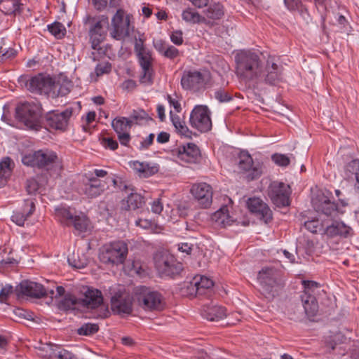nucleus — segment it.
Masks as SVG:
<instances>
[{"mask_svg": "<svg viewBox=\"0 0 359 359\" xmlns=\"http://www.w3.org/2000/svg\"><path fill=\"white\" fill-rule=\"evenodd\" d=\"M236 75L245 83L275 85L281 79L283 67L278 59L269 55L263 62L259 55L251 50H241L235 57Z\"/></svg>", "mask_w": 359, "mask_h": 359, "instance_id": "f257e3e1", "label": "nucleus"}, {"mask_svg": "<svg viewBox=\"0 0 359 359\" xmlns=\"http://www.w3.org/2000/svg\"><path fill=\"white\" fill-rule=\"evenodd\" d=\"M257 280L262 294L269 299L277 296L282 288L279 272L272 266L263 267L258 273Z\"/></svg>", "mask_w": 359, "mask_h": 359, "instance_id": "f03ea898", "label": "nucleus"}, {"mask_svg": "<svg viewBox=\"0 0 359 359\" xmlns=\"http://www.w3.org/2000/svg\"><path fill=\"white\" fill-rule=\"evenodd\" d=\"M83 22L88 27V36L93 49H97L107 34L109 18L103 15L96 16L87 15L83 18Z\"/></svg>", "mask_w": 359, "mask_h": 359, "instance_id": "7ed1b4c3", "label": "nucleus"}, {"mask_svg": "<svg viewBox=\"0 0 359 359\" xmlns=\"http://www.w3.org/2000/svg\"><path fill=\"white\" fill-rule=\"evenodd\" d=\"M24 165L48 170L60 163L57 154L48 149H39L24 155L22 158Z\"/></svg>", "mask_w": 359, "mask_h": 359, "instance_id": "20e7f679", "label": "nucleus"}, {"mask_svg": "<svg viewBox=\"0 0 359 359\" xmlns=\"http://www.w3.org/2000/svg\"><path fill=\"white\" fill-rule=\"evenodd\" d=\"M17 116L28 128L39 130L41 128L42 108L39 102H27L17 108Z\"/></svg>", "mask_w": 359, "mask_h": 359, "instance_id": "39448f33", "label": "nucleus"}, {"mask_svg": "<svg viewBox=\"0 0 359 359\" xmlns=\"http://www.w3.org/2000/svg\"><path fill=\"white\" fill-rule=\"evenodd\" d=\"M135 297L138 305L145 311H161L165 306L162 295L145 286L136 287Z\"/></svg>", "mask_w": 359, "mask_h": 359, "instance_id": "423d86ee", "label": "nucleus"}, {"mask_svg": "<svg viewBox=\"0 0 359 359\" xmlns=\"http://www.w3.org/2000/svg\"><path fill=\"white\" fill-rule=\"evenodd\" d=\"M128 254V246L123 241H116L104 245L99 258L104 264H118L123 263Z\"/></svg>", "mask_w": 359, "mask_h": 359, "instance_id": "0eeeda50", "label": "nucleus"}, {"mask_svg": "<svg viewBox=\"0 0 359 359\" xmlns=\"http://www.w3.org/2000/svg\"><path fill=\"white\" fill-rule=\"evenodd\" d=\"M210 80V74L208 71H184L181 78V86L184 90L198 92L205 88Z\"/></svg>", "mask_w": 359, "mask_h": 359, "instance_id": "6e6552de", "label": "nucleus"}, {"mask_svg": "<svg viewBox=\"0 0 359 359\" xmlns=\"http://www.w3.org/2000/svg\"><path fill=\"white\" fill-rule=\"evenodd\" d=\"M304 290L301 296L305 313L308 316H314L318 311V305L316 295L318 293L320 285L313 280H303Z\"/></svg>", "mask_w": 359, "mask_h": 359, "instance_id": "1a4fd4ad", "label": "nucleus"}, {"mask_svg": "<svg viewBox=\"0 0 359 359\" xmlns=\"http://www.w3.org/2000/svg\"><path fill=\"white\" fill-rule=\"evenodd\" d=\"M191 126L201 133L209 131L212 128L210 111L206 105H196L189 117Z\"/></svg>", "mask_w": 359, "mask_h": 359, "instance_id": "9d476101", "label": "nucleus"}, {"mask_svg": "<svg viewBox=\"0 0 359 359\" xmlns=\"http://www.w3.org/2000/svg\"><path fill=\"white\" fill-rule=\"evenodd\" d=\"M111 36L116 40H123L128 36L130 32V16L122 9H118L111 20Z\"/></svg>", "mask_w": 359, "mask_h": 359, "instance_id": "9b49d317", "label": "nucleus"}, {"mask_svg": "<svg viewBox=\"0 0 359 359\" xmlns=\"http://www.w3.org/2000/svg\"><path fill=\"white\" fill-rule=\"evenodd\" d=\"M290 186L278 182H273L268 188V196L277 207H285L290 205Z\"/></svg>", "mask_w": 359, "mask_h": 359, "instance_id": "f8f14e48", "label": "nucleus"}, {"mask_svg": "<svg viewBox=\"0 0 359 359\" xmlns=\"http://www.w3.org/2000/svg\"><path fill=\"white\" fill-rule=\"evenodd\" d=\"M16 292L18 296L25 295L28 297L41 298L44 296L54 294L53 289L45 288L41 284L30 280L22 281L16 287Z\"/></svg>", "mask_w": 359, "mask_h": 359, "instance_id": "ddd939ff", "label": "nucleus"}, {"mask_svg": "<svg viewBox=\"0 0 359 359\" xmlns=\"http://www.w3.org/2000/svg\"><path fill=\"white\" fill-rule=\"evenodd\" d=\"M107 189V182L97 177H88L85 175L80 186V191L88 198L101 196Z\"/></svg>", "mask_w": 359, "mask_h": 359, "instance_id": "4468645a", "label": "nucleus"}, {"mask_svg": "<svg viewBox=\"0 0 359 359\" xmlns=\"http://www.w3.org/2000/svg\"><path fill=\"white\" fill-rule=\"evenodd\" d=\"M53 79L49 76L39 74L36 76L29 77L25 80L27 89L34 93L44 94L50 96Z\"/></svg>", "mask_w": 359, "mask_h": 359, "instance_id": "2eb2a0df", "label": "nucleus"}, {"mask_svg": "<svg viewBox=\"0 0 359 359\" xmlns=\"http://www.w3.org/2000/svg\"><path fill=\"white\" fill-rule=\"evenodd\" d=\"M155 267L163 276H172L182 271V264L177 262L172 256L156 255L154 258Z\"/></svg>", "mask_w": 359, "mask_h": 359, "instance_id": "dca6fc26", "label": "nucleus"}, {"mask_svg": "<svg viewBox=\"0 0 359 359\" xmlns=\"http://www.w3.org/2000/svg\"><path fill=\"white\" fill-rule=\"evenodd\" d=\"M111 307L114 313L128 315L133 311V298L126 292H116L111 299Z\"/></svg>", "mask_w": 359, "mask_h": 359, "instance_id": "f3484780", "label": "nucleus"}, {"mask_svg": "<svg viewBox=\"0 0 359 359\" xmlns=\"http://www.w3.org/2000/svg\"><path fill=\"white\" fill-rule=\"evenodd\" d=\"M79 304L88 309L104 307V299L101 291L93 287L84 288L82 296L79 298Z\"/></svg>", "mask_w": 359, "mask_h": 359, "instance_id": "a211bd4d", "label": "nucleus"}, {"mask_svg": "<svg viewBox=\"0 0 359 359\" xmlns=\"http://www.w3.org/2000/svg\"><path fill=\"white\" fill-rule=\"evenodd\" d=\"M247 207L250 212L255 214L266 224L270 222L273 219L271 210L260 198L252 197L248 198Z\"/></svg>", "mask_w": 359, "mask_h": 359, "instance_id": "6ab92c4d", "label": "nucleus"}, {"mask_svg": "<svg viewBox=\"0 0 359 359\" xmlns=\"http://www.w3.org/2000/svg\"><path fill=\"white\" fill-rule=\"evenodd\" d=\"M238 168L247 173V178L253 180L258 178L262 173L259 165H254L252 158L248 152H241L238 156Z\"/></svg>", "mask_w": 359, "mask_h": 359, "instance_id": "aec40b11", "label": "nucleus"}, {"mask_svg": "<svg viewBox=\"0 0 359 359\" xmlns=\"http://www.w3.org/2000/svg\"><path fill=\"white\" fill-rule=\"evenodd\" d=\"M175 153L179 160L187 163H198L201 159L200 149L194 143L180 146Z\"/></svg>", "mask_w": 359, "mask_h": 359, "instance_id": "412c9836", "label": "nucleus"}, {"mask_svg": "<svg viewBox=\"0 0 359 359\" xmlns=\"http://www.w3.org/2000/svg\"><path fill=\"white\" fill-rule=\"evenodd\" d=\"M191 194L203 208L209 207L212 201V191L211 187L207 183H197L192 185Z\"/></svg>", "mask_w": 359, "mask_h": 359, "instance_id": "4be33fe9", "label": "nucleus"}, {"mask_svg": "<svg viewBox=\"0 0 359 359\" xmlns=\"http://www.w3.org/2000/svg\"><path fill=\"white\" fill-rule=\"evenodd\" d=\"M132 126V121L126 117H116L111 122V126L118 135V140L122 145L128 146L130 140L129 131Z\"/></svg>", "mask_w": 359, "mask_h": 359, "instance_id": "5701e85b", "label": "nucleus"}, {"mask_svg": "<svg viewBox=\"0 0 359 359\" xmlns=\"http://www.w3.org/2000/svg\"><path fill=\"white\" fill-rule=\"evenodd\" d=\"M71 116L72 111L68 109L62 112H50L46 116L47 126L55 130H65Z\"/></svg>", "mask_w": 359, "mask_h": 359, "instance_id": "b1692460", "label": "nucleus"}, {"mask_svg": "<svg viewBox=\"0 0 359 359\" xmlns=\"http://www.w3.org/2000/svg\"><path fill=\"white\" fill-rule=\"evenodd\" d=\"M137 55L142 71V75L140 76V82L143 83H151L152 82L153 74L151 68V53L149 50H147L143 52H140Z\"/></svg>", "mask_w": 359, "mask_h": 359, "instance_id": "393cba45", "label": "nucleus"}, {"mask_svg": "<svg viewBox=\"0 0 359 359\" xmlns=\"http://www.w3.org/2000/svg\"><path fill=\"white\" fill-rule=\"evenodd\" d=\"M201 315L210 321H218L226 316V310L224 307L211 304L204 305L201 309Z\"/></svg>", "mask_w": 359, "mask_h": 359, "instance_id": "a878e982", "label": "nucleus"}, {"mask_svg": "<svg viewBox=\"0 0 359 359\" xmlns=\"http://www.w3.org/2000/svg\"><path fill=\"white\" fill-rule=\"evenodd\" d=\"M34 210V203L32 200H25L23 211L22 212H14L11 217V219L17 225L23 226L27 218L33 214Z\"/></svg>", "mask_w": 359, "mask_h": 359, "instance_id": "bb28decb", "label": "nucleus"}, {"mask_svg": "<svg viewBox=\"0 0 359 359\" xmlns=\"http://www.w3.org/2000/svg\"><path fill=\"white\" fill-rule=\"evenodd\" d=\"M212 220L218 226L226 227L233 222L231 216L229 215L226 206L222 207L212 215Z\"/></svg>", "mask_w": 359, "mask_h": 359, "instance_id": "cd10ccee", "label": "nucleus"}, {"mask_svg": "<svg viewBox=\"0 0 359 359\" xmlns=\"http://www.w3.org/2000/svg\"><path fill=\"white\" fill-rule=\"evenodd\" d=\"M351 231L352 229L350 226H346L344 223L335 222L331 225L327 226L325 233L330 237L335 236L347 237L351 234Z\"/></svg>", "mask_w": 359, "mask_h": 359, "instance_id": "c85d7f7f", "label": "nucleus"}, {"mask_svg": "<svg viewBox=\"0 0 359 359\" xmlns=\"http://www.w3.org/2000/svg\"><path fill=\"white\" fill-rule=\"evenodd\" d=\"M144 204V198L136 192H131L126 200H123L122 208L126 210L140 208Z\"/></svg>", "mask_w": 359, "mask_h": 359, "instance_id": "c756f323", "label": "nucleus"}, {"mask_svg": "<svg viewBox=\"0 0 359 359\" xmlns=\"http://www.w3.org/2000/svg\"><path fill=\"white\" fill-rule=\"evenodd\" d=\"M22 6L18 0H0V11L6 15L20 13Z\"/></svg>", "mask_w": 359, "mask_h": 359, "instance_id": "7c9ffc66", "label": "nucleus"}, {"mask_svg": "<svg viewBox=\"0 0 359 359\" xmlns=\"http://www.w3.org/2000/svg\"><path fill=\"white\" fill-rule=\"evenodd\" d=\"M130 167L140 177H147L152 175L157 170L154 167H150L148 163L139 162L137 161H132Z\"/></svg>", "mask_w": 359, "mask_h": 359, "instance_id": "2f4dec72", "label": "nucleus"}, {"mask_svg": "<svg viewBox=\"0 0 359 359\" xmlns=\"http://www.w3.org/2000/svg\"><path fill=\"white\" fill-rule=\"evenodd\" d=\"M71 83L69 81L60 83L59 81L55 82L53 80L51 92L50 96L51 97H57L58 96H65L71 90Z\"/></svg>", "mask_w": 359, "mask_h": 359, "instance_id": "473e14b6", "label": "nucleus"}, {"mask_svg": "<svg viewBox=\"0 0 359 359\" xmlns=\"http://www.w3.org/2000/svg\"><path fill=\"white\" fill-rule=\"evenodd\" d=\"M55 216L61 223L69 226L75 215L69 208L58 207L55 208Z\"/></svg>", "mask_w": 359, "mask_h": 359, "instance_id": "72a5a7b5", "label": "nucleus"}, {"mask_svg": "<svg viewBox=\"0 0 359 359\" xmlns=\"http://www.w3.org/2000/svg\"><path fill=\"white\" fill-rule=\"evenodd\" d=\"M194 284L196 293L202 294L203 293V290L210 289L213 286L214 283L212 280L205 276H197L194 278Z\"/></svg>", "mask_w": 359, "mask_h": 359, "instance_id": "f704fd0d", "label": "nucleus"}, {"mask_svg": "<svg viewBox=\"0 0 359 359\" xmlns=\"http://www.w3.org/2000/svg\"><path fill=\"white\" fill-rule=\"evenodd\" d=\"M47 347L50 351V353L48 354L49 355H55V357L59 359H79L76 354L67 349L61 348L59 346Z\"/></svg>", "mask_w": 359, "mask_h": 359, "instance_id": "c9c22d12", "label": "nucleus"}, {"mask_svg": "<svg viewBox=\"0 0 359 359\" xmlns=\"http://www.w3.org/2000/svg\"><path fill=\"white\" fill-rule=\"evenodd\" d=\"M183 20L187 22L196 24L205 20V18L200 15V14L193 8H187L182 13Z\"/></svg>", "mask_w": 359, "mask_h": 359, "instance_id": "e433bc0d", "label": "nucleus"}, {"mask_svg": "<svg viewBox=\"0 0 359 359\" xmlns=\"http://www.w3.org/2000/svg\"><path fill=\"white\" fill-rule=\"evenodd\" d=\"M170 118L177 133L183 135H187L189 132V129L185 122L181 120L178 115L175 114L172 109L170 111Z\"/></svg>", "mask_w": 359, "mask_h": 359, "instance_id": "4c0bfd02", "label": "nucleus"}, {"mask_svg": "<svg viewBox=\"0 0 359 359\" xmlns=\"http://www.w3.org/2000/svg\"><path fill=\"white\" fill-rule=\"evenodd\" d=\"M12 160L9 157H4L0 161V180L6 181L11 175Z\"/></svg>", "mask_w": 359, "mask_h": 359, "instance_id": "58836bf2", "label": "nucleus"}, {"mask_svg": "<svg viewBox=\"0 0 359 359\" xmlns=\"http://www.w3.org/2000/svg\"><path fill=\"white\" fill-rule=\"evenodd\" d=\"M317 212H322L327 216H331L337 212V206L334 203L329 200H325L322 203L316 207Z\"/></svg>", "mask_w": 359, "mask_h": 359, "instance_id": "ea45409f", "label": "nucleus"}, {"mask_svg": "<svg viewBox=\"0 0 359 359\" xmlns=\"http://www.w3.org/2000/svg\"><path fill=\"white\" fill-rule=\"evenodd\" d=\"M70 225H73L76 230L80 232H84L87 230L88 220L86 216L83 214L75 215Z\"/></svg>", "mask_w": 359, "mask_h": 359, "instance_id": "a19ab883", "label": "nucleus"}, {"mask_svg": "<svg viewBox=\"0 0 359 359\" xmlns=\"http://www.w3.org/2000/svg\"><path fill=\"white\" fill-rule=\"evenodd\" d=\"M79 304V299L72 295H66L59 303V308L63 310L74 309Z\"/></svg>", "mask_w": 359, "mask_h": 359, "instance_id": "79ce46f5", "label": "nucleus"}, {"mask_svg": "<svg viewBox=\"0 0 359 359\" xmlns=\"http://www.w3.org/2000/svg\"><path fill=\"white\" fill-rule=\"evenodd\" d=\"M48 29L57 39L63 38L66 34L65 27L57 22L48 25Z\"/></svg>", "mask_w": 359, "mask_h": 359, "instance_id": "37998d69", "label": "nucleus"}, {"mask_svg": "<svg viewBox=\"0 0 359 359\" xmlns=\"http://www.w3.org/2000/svg\"><path fill=\"white\" fill-rule=\"evenodd\" d=\"M205 15L210 19H219L224 15L223 7L219 4L211 5L207 9Z\"/></svg>", "mask_w": 359, "mask_h": 359, "instance_id": "c03bdc74", "label": "nucleus"}, {"mask_svg": "<svg viewBox=\"0 0 359 359\" xmlns=\"http://www.w3.org/2000/svg\"><path fill=\"white\" fill-rule=\"evenodd\" d=\"M99 330V327L95 323H86L77 330L79 335L88 336L96 333Z\"/></svg>", "mask_w": 359, "mask_h": 359, "instance_id": "a18cd8bd", "label": "nucleus"}, {"mask_svg": "<svg viewBox=\"0 0 359 359\" xmlns=\"http://www.w3.org/2000/svg\"><path fill=\"white\" fill-rule=\"evenodd\" d=\"M285 4L288 9L293 11H298L302 14L307 13V9L304 8L301 0H284Z\"/></svg>", "mask_w": 359, "mask_h": 359, "instance_id": "49530a36", "label": "nucleus"}, {"mask_svg": "<svg viewBox=\"0 0 359 359\" xmlns=\"http://www.w3.org/2000/svg\"><path fill=\"white\" fill-rule=\"evenodd\" d=\"M135 224L144 229L150 230L152 232H156L157 230V225L155 222L147 219H138L136 220Z\"/></svg>", "mask_w": 359, "mask_h": 359, "instance_id": "de8ad7c7", "label": "nucleus"}, {"mask_svg": "<svg viewBox=\"0 0 359 359\" xmlns=\"http://www.w3.org/2000/svg\"><path fill=\"white\" fill-rule=\"evenodd\" d=\"M130 118L137 123H140L148 119L149 115L144 110L138 109L132 111Z\"/></svg>", "mask_w": 359, "mask_h": 359, "instance_id": "09e8293b", "label": "nucleus"}, {"mask_svg": "<svg viewBox=\"0 0 359 359\" xmlns=\"http://www.w3.org/2000/svg\"><path fill=\"white\" fill-rule=\"evenodd\" d=\"M166 99L170 107H172L176 113H180L182 111L181 104L177 95H167Z\"/></svg>", "mask_w": 359, "mask_h": 359, "instance_id": "8fccbe9b", "label": "nucleus"}, {"mask_svg": "<svg viewBox=\"0 0 359 359\" xmlns=\"http://www.w3.org/2000/svg\"><path fill=\"white\" fill-rule=\"evenodd\" d=\"M101 144L105 148L116 150L118 148V142L110 137H104L100 140Z\"/></svg>", "mask_w": 359, "mask_h": 359, "instance_id": "3c124183", "label": "nucleus"}, {"mask_svg": "<svg viewBox=\"0 0 359 359\" xmlns=\"http://www.w3.org/2000/svg\"><path fill=\"white\" fill-rule=\"evenodd\" d=\"M271 158L276 165L280 166H287L290 163V158L285 154H275Z\"/></svg>", "mask_w": 359, "mask_h": 359, "instance_id": "603ef678", "label": "nucleus"}, {"mask_svg": "<svg viewBox=\"0 0 359 359\" xmlns=\"http://www.w3.org/2000/svg\"><path fill=\"white\" fill-rule=\"evenodd\" d=\"M347 169H351L355 174L356 182L355 187L359 189V161H354L349 163Z\"/></svg>", "mask_w": 359, "mask_h": 359, "instance_id": "864d4df0", "label": "nucleus"}, {"mask_svg": "<svg viewBox=\"0 0 359 359\" xmlns=\"http://www.w3.org/2000/svg\"><path fill=\"white\" fill-rule=\"evenodd\" d=\"M215 97L220 102H228L231 100V96L223 89H219L215 92Z\"/></svg>", "mask_w": 359, "mask_h": 359, "instance_id": "5fc2aeb1", "label": "nucleus"}, {"mask_svg": "<svg viewBox=\"0 0 359 359\" xmlns=\"http://www.w3.org/2000/svg\"><path fill=\"white\" fill-rule=\"evenodd\" d=\"M39 185L34 178L28 179L26 182V190L29 194H34L39 189Z\"/></svg>", "mask_w": 359, "mask_h": 359, "instance_id": "6e6d98bb", "label": "nucleus"}, {"mask_svg": "<svg viewBox=\"0 0 359 359\" xmlns=\"http://www.w3.org/2000/svg\"><path fill=\"white\" fill-rule=\"evenodd\" d=\"M180 55V52L177 48L172 46L168 45L164 51L163 55L169 59H175L178 57Z\"/></svg>", "mask_w": 359, "mask_h": 359, "instance_id": "4d7b16f0", "label": "nucleus"}, {"mask_svg": "<svg viewBox=\"0 0 359 359\" xmlns=\"http://www.w3.org/2000/svg\"><path fill=\"white\" fill-rule=\"evenodd\" d=\"M305 228L311 233H317L320 228V224L317 219L309 220L304 223Z\"/></svg>", "mask_w": 359, "mask_h": 359, "instance_id": "13d9d810", "label": "nucleus"}, {"mask_svg": "<svg viewBox=\"0 0 359 359\" xmlns=\"http://www.w3.org/2000/svg\"><path fill=\"white\" fill-rule=\"evenodd\" d=\"M111 71V65L108 62L98 64L95 67V73L97 76L107 74Z\"/></svg>", "mask_w": 359, "mask_h": 359, "instance_id": "bf43d9fd", "label": "nucleus"}, {"mask_svg": "<svg viewBox=\"0 0 359 359\" xmlns=\"http://www.w3.org/2000/svg\"><path fill=\"white\" fill-rule=\"evenodd\" d=\"M182 32L180 30L174 31L170 35L171 41L175 45L180 46L183 43Z\"/></svg>", "mask_w": 359, "mask_h": 359, "instance_id": "052dcab7", "label": "nucleus"}, {"mask_svg": "<svg viewBox=\"0 0 359 359\" xmlns=\"http://www.w3.org/2000/svg\"><path fill=\"white\" fill-rule=\"evenodd\" d=\"M13 287L11 286H5L0 291V302L5 303L8 295L12 293Z\"/></svg>", "mask_w": 359, "mask_h": 359, "instance_id": "680f3d73", "label": "nucleus"}, {"mask_svg": "<svg viewBox=\"0 0 359 359\" xmlns=\"http://www.w3.org/2000/svg\"><path fill=\"white\" fill-rule=\"evenodd\" d=\"M163 209V203L160 199H156L151 203V211L155 214H160Z\"/></svg>", "mask_w": 359, "mask_h": 359, "instance_id": "e2e57ef3", "label": "nucleus"}, {"mask_svg": "<svg viewBox=\"0 0 359 359\" xmlns=\"http://www.w3.org/2000/svg\"><path fill=\"white\" fill-rule=\"evenodd\" d=\"M178 250L184 252L187 255H190L192 251L193 245L189 243H181L177 245Z\"/></svg>", "mask_w": 359, "mask_h": 359, "instance_id": "0e129e2a", "label": "nucleus"}, {"mask_svg": "<svg viewBox=\"0 0 359 359\" xmlns=\"http://www.w3.org/2000/svg\"><path fill=\"white\" fill-rule=\"evenodd\" d=\"M14 313L17 316H19L20 318H25V319H27V320L32 318V315L31 313H29L28 311H27L22 309L18 308V309H15Z\"/></svg>", "mask_w": 359, "mask_h": 359, "instance_id": "69168bd1", "label": "nucleus"}, {"mask_svg": "<svg viewBox=\"0 0 359 359\" xmlns=\"http://www.w3.org/2000/svg\"><path fill=\"white\" fill-rule=\"evenodd\" d=\"M154 137V134H149V136H147L143 141L141 142L140 148L147 149L150 145L152 144Z\"/></svg>", "mask_w": 359, "mask_h": 359, "instance_id": "338daca9", "label": "nucleus"}, {"mask_svg": "<svg viewBox=\"0 0 359 359\" xmlns=\"http://www.w3.org/2000/svg\"><path fill=\"white\" fill-rule=\"evenodd\" d=\"M15 55H16V51L13 48H10L5 52H4V50L0 51V58L1 60H6V59L12 58Z\"/></svg>", "mask_w": 359, "mask_h": 359, "instance_id": "774afa93", "label": "nucleus"}]
</instances>
